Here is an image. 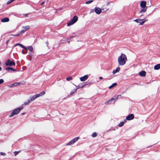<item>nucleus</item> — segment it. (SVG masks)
I'll return each mask as SVG.
<instances>
[{
	"instance_id": "f257e3e1",
	"label": "nucleus",
	"mask_w": 160,
	"mask_h": 160,
	"mask_svg": "<svg viewBox=\"0 0 160 160\" xmlns=\"http://www.w3.org/2000/svg\"><path fill=\"white\" fill-rule=\"evenodd\" d=\"M127 60L126 56L125 54L122 53L118 58V62L120 65L123 66L126 63Z\"/></svg>"
},
{
	"instance_id": "f03ea898",
	"label": "nucleus",
	"mask_w": 160,
	"mask_h": 160,
	"mask_svg": "<svg viewBox=\"0 0 160 160\" xmlns=\"http://www.w3.org/2000/svg\"><path fill=\"white\" fill-rule=\"evenodd\" d=\"M23 108V107H20L14 110L11 114L9 115L10 117H12L15 115L18 114L20 111Z\"/></svg>"
},
{
	"instance_id": "7ed1b4c3",
	"label": "nucleus",
	"mask_w": 160,
	"mask_h": 160,
	"mask_svg": "<svg viewBox=\"0 0 160 160\" xmlns=\"http://www.w3.org/2000/svg\"><path fill=\"white\" fill-rule=\"evenodd\" d=\"M45 94V92H42L38 94H36L34 96H31L30 97V100L31 102H32L37 98L44 95Z\"/></svg>"
},
{
	"instance_id": "20e7f679",
	"label": "nucleus",
	"mask_w": 160,
	"mask_h": 160,
	"mask_svg": "<svg viewBox=\"0 0 160 160\" xmlns=\"http://www.w3.org/2000/svg\"><path fill=\"white\" fill-rule=\"evenodd\" d=\"M78 20V17L75 16H74L72 19L69 22L67 23V26H69L74 23H75Z\"/></svg>"
},
{
	"instance_id": "39448f33",
	"label": "nucleus",
	"mask_w": 160,
	"mask_h": 160,
	"mask_svg": "<svg viewBox=\"0 0 160 160\" xmlns=\"http://www.w3.org/2000/svg\"><path fill=\"white\" fill-rule=\"evenodd\" d=\"M79 139V137H76L70 141L66 145H70L73 144L76 142Z\"/></svg>"
},
{
	"instance_id": "423d86ee",
	"label": "nucleus",
	"mask_w": 160,
	"mask_h": 160,
	"mask_svg": "<svg viewBox=\"0 0 160 160\" xmlns=\"http://www.w3.org/2000/svg\"><path fill=\"white\" fill-rule=\"evenodd\" d=\"M5 64L7 66H11L12 65H15V63L12 61H11L9 60H8L6 62Z\"/></svg>"
},
{
	"instance_id": "0eeeda50",
	"label": "nucleus",
	"mask_w": 160,
	"mask_h": 160,
	"mask_svg": "<svg viewBox=\"0 0 160 160\" xmlns=\"http://www.w3.org/2000/svg\"><path fill=\"white\" fill-rule=\"evenodd\" d=\"M119 96H120V95H117L115 96L112 99H111L110 100H109L108 102H106L105 103V104H106L107 103L109 102H112L113 100L114 101L113 103H114L115 101L117 99V98H118V97Z\"/></svg>"
},
{
	"instance_id": "6e6552de",
	"label": "nucleus",
	"mask_w": 160,
	"mask_h": 160,
	"mask_svg": "<svg viewBox=\"0 0 160 160\" xmlns=\"http://www.w3.org/2000/svg\"><path fill=\"white\" fill-rule=\"evenodd\" d=\"M94 11L95 13L97 14H99L101 12V9L97 7H95Z\"/></svg>"
},
{
	"instance_id": "1a4fd4ad",
	"label": "nucleus",
	"mask_w": 160,
	"mask_h": 160,
	"mask_svg": "<svg viewBox=\"0 0 160 160\" xmlns=\"http://www.w3.org/2000/svg\"><path fill=\"white\" fill-rule=\"evenodd\" d=\"M88 78V75H85L84 76L81 77L80 78V81L82 82H83L86 80Z\"/></svg>"
},
{
	"instance_id": "9d476101",
	"label": "nucleus",
	"mask_w": 160,
	"mask_h": 160,
	"mask_svg": "<svg viewBox=\"0 0 160 160\" xmlns=\"http://www.w3.org/2000/svg\"><path fill=\"white\" fill-rule=\"evenodd\" d=\"M134 116L133 114H130L126 118V119L128 120H131L134 118Z\"/></svg>"
},
{
	"instance_id": "9b49d317",
	"label": "nucleus",
	"mask_w": 160,
	"mask_h": 160,
	"mask_svg": "<svg viewBox=\"0 0 160 160\" xmlns=\"http://www.w3.org/2000/svg\"><path fill=\"white\" fill-rule=\"evenodd\" d=\"M140 6L141 8H147L146 6V2L144 1H142L141 2Z\"/></svg>"
},
{
	"instance_id": "f8f14e48",
	"label": "nucleus",
	"mask_w": 160,
	"mask_h": 160,
	"mask_svg": "<svg viewBox=\"0 0 160 160\" xmlns=\"http://www.w3.org/2000/svg\"><path fill=\"white\" fill-rule=\"evenodd\" d=\"M86 82H84L83 83H81L77 87V89H79L80 88H83L85 86L87 85Z\"/></svg>"
},
{
	"instance_id": "ddd939ff",
	"label": "nucleus",
	"mask_w": 160,
	"mask_h": 160,
	"mask_svg": "<svg viewBox=\"0 0 160 160\" xmlns=\"http://www.w3.org/2000/svg\"><path fill=\"white\" fill-rule=\"evenodd\" d=\"M146 72L144 71H142L139 73L140 76L142 77H144L145 76Z\"/></svg>"
},
{
	"instance_id": "4468645a",
	"label": "nucleus",
	"mask_w": 160,
	"mask_h": 160,
	"mask_svg": "<svg viewBox=\"0 0 160 160\" xmlns=\"http://www.w3.org/2000/svg\"><path fill=\"white\" fill-rule=\"evenodd\" d=\"M9 20V19L8 18H5L2 19L1 21L2 22H8Z\"/></svg>"
},
{
	"instance_id": "2eb2a0df",
	"label": "nucleus",
	"mask_w": 160,
	"mask_h": 160,
	"mask_svg": "<svg viewBox=\"0 0 160 160\" xmlns=\"http://www.w3.org/2000/svg\"><path fill=\"white\" fill-rule=\"evenodd\" d=\"M30 28V26H23L22 27V29L25 32L28 30Z\"/></svg>"
},
{
	"instance_id": "dca6fc26",
	"label": "nucleus",
	"mask_w": 160,
	"mask_h": 160,
	"mask_svg": "<svg viewBox=\"0 0 160 160\" xmlns=\"http://www.w3.org/2000/svg\"><path fill=\"white\" fill-rule=\"evenodd\" d=\"M120 70V68L118 67L115 70H114L112 72L113 74H115L117 72H118Z\"/></svg>"
},
{
	"instance_id": "f3484780",
	"label": "nucleus",
	"mask_w": 160,
	"mask_h": 160,
	"mask_svg": "<svg viewBox=\"0 0 160 160\" xmlns=\"http://www.w3.org/2000/svg\"><path fill=\"white\" fill-rule=\"evenodd\" d=\"M142 8L140 10V13L145 12H146L147 8Z\"/></svg>"
},
{
	"instance_id": "a211bd4d",
	"label": "nucleus",
	"mask_w": 160,
	"mask_h": 160,
	"mask_svg": "<svg viewBox=\"0 0 160 160\" xmlns=\"http://www.w3.org/2000/svg\"><path fill=\"white\" fill-rule=\"evenodd\" d=\"M17 45H19L20 46H21L22 48H24V49L27 50L28 48H27L25 47L24 46L22 45V44L20 43H17L15 45V46H17Z\"/></svg>"
},
{
	"instance_id": "6ab92c4d",
	"label": "nucleus",
	"mask_w": 160,
	"mask_h": 160,
	"mask_svg": "<svg viewBox=\"0 0 160 160\" xmlns=\"http://www.w3.org/2000/svg\"><path fill=\"white\" fill-rule=\"evenodd\" d=\"M160 68V64H159L155 66L154 69L155 70H158Z\"/></svg>"
},
{
	"instance_id": "aec40b11",
	"label": "nucleus",
	"mask_w": 160,
	"mask_h": 160,
	"mask_svg": "<svg viewBox=\"0 0 160 160\" xmlns=\"http://www.w3.org/2000/svg\"><path fill=\"white\" fill-rule=\"evenodd\" d=\"M117 85V83H113L109 87V88L110 89H111L112 88H113V87H114L116 86Z\"/></svg>"
},
{
	"instance_id": "412c9836",
	"label": "nucleus",
	"mask_w": 160,
	"mask_h": 160,
	"mask_svg": "<svg viewBox=\"0 0 160 160\" xmlns=\"http://www.w3.org/2000/svg\"><path fill=\"white\" fill-rule=\"evenodd\" d=\"M6 70H12L13 71H15V70L14 69H13V68H11V67H7L6 68Z\"/></svg>"
},
{
	"instance_id": "4be33fe9",
	"label": "nucleus",
	"mask_w": 160,
	"mask_h": 160,
	"mask_svg": "<svg viewBox=\"0 0 160 160\" xmlns=\"http://www.w3.org/2000/svg\"><path fill=\"white\" fill-rule=\"evenodd\" d=\"M126 120H124V122H121L118 125L119 127H122L124 125V122H126Z\"/></svg>"
},
{
	"instance_id": "5701e85b",
	"label": "nucleus",
	"mask_w": 160,
	"mask_h": 160,
	"mask_svg": "<svg viewBox=\"0 0 160 160\" xmlns=\"http://www.w3.org/2000/svg\"><path fill=\"white\" fill-rule=\"evenodd\" d=\"M143 20V19H138L134 20L133 21L137 22V23H140V22L142 21Z\"/></svg>"
},
{
	"instance_id": "b1692460",
	"label": "nucleus",
	"mask_w": 160,
	"mask_h": 160,
	"mask_svg": "<svg viewBox=\"0 0 160 160\" xmlns=\"http://www.w3.org/2000/svg\"><path fill=\"white\" fill-rule=\"evenodd\" d=\"M29 50L30 52H32L33 50V48L32 46H30L27 48Z\"/></svg>"
},
{
	"instance_id": "393cba45",
	"label": "nucleus",
	"mask_w": 160,
	"mask_h": 160,
	"mask_svg": "<svg viewBox=\"0 0 160 160\" xmlns=\"http://www.w3.org/2000/svg\"><path fill=\"white\" fill-rule=\"evenodd\" d=\"M31 102V101L30 99H28L27 100V101L24 102V104L25 105H26L29 103Z\"/></svg>"
},
{
	"instance_id": "a878e982",
	"label": "nucleus",
	"mask_w": 160,
	"mask_h": 160,
	"mask_svg": "<svg viewBox=\"0 0 160 160\" xmlns=\"http://www.w3.org/2000/svg\"><path fill=\"white\" fill-rule=\"evenodd\" d=\"M20 84V83H14L12 84V86H18Z\"/></svg>"
},
{
	"instance_id": "bb28decb",
	"label": "nucleus",
	"mask_w": 160,
	"mask_h": 160,
	"mask_svg": "<svg viewBox=\"0 0 160 160\" xmlns=\"http://www.w3.org/2000/svg\"><path fill=\"white\" fill-rule=\"evenodd\" d=\"M97 135V134L96 132H94L92 134V137H96Z\"/></svg>"
},
{
	"instance_id": "cd10ccee",
	"label": "nucleus",
	"mask_w": 160,
	"mask_h": 160,
	"mask_svg": "<svg viewBox=\"0 0 160 160\" xmlns=\"http://www.w3.org/2000/svg\"><path fill=\"white\" fill-rule=\"evenodd\" d=\"M148 21V20H145V21H142V22L141 21L140 23V25H143L146 21Z\"/></svg>"
},
{
	"instance_id": "c85d7f7f",
	"label": "nucleus",
	"mask_w": 160,
	"mask_h": 160,
	"mask_svg": "<svg viewBox=\"0 0 160 160\" xmlns=\"http://www.w3.org/2000/svg\"><path fill=\"white\" fill-rule=\"evenodd\" d=\"M72 79V78L71 77H68L66 78V80L68 81H69L71 80Z\"/></svg>"
},
{
	"instance_id": "c756f323",
	"label": "nucleus",
	"mask_w": 160,
	"mask_h": 160,
	"mask_svg": "<svg viewBox=\"0 0 160 160\" xmlns=\"http://www.w3.org/2000/svg\"><path fill=\"white\" fill-rule=\"evenodd\" d=\"M93 1V0L88 1H87L86 2V3L87 4H90V3H91V2H92Z\"/></svg>"
},
{
	"instance_id": "7c9ffc66",
	"label": "nucleus",
	"mask_w": 160,
	"mask_h": 160,
	"mask_svg": "<svg viewBox=\"0 0 160 160\" xmlns=\"http://www.w3.org/2000/svg\"><path fill=\"white\" fill-rule=\"evenodd\" d=\"M78 89H77H77H74V90H73L72 91L71 93V95H72V94L73 93H74V92H75Z\"/></svg>"
},
{
	"instance_id": "2f4dec72",
	"label": "nucleus",
	"mask_w": 160,
	"mask_h": 160,
	"mask_svg": "<svg viewBox=\"0 0 160 160\" xmlns=\"http://www.w3.org/2000/svg\"><path fill=\"white\" fill-rule=\"evenodd\" d=\"M25 32V31L23 30L22 29L21 30V31L19 33V34H23V33H24V32Z\"/></svg>"
},
{
	"instance_id": "473e14b6",
	"label": "nucleus",
	"mask_w": 160,
	"mask_h": 160,
	"mask_svg": "<svg viewBox=\"0 0 160 160\" xmlns=\"http://www.w3.org/2000/svg\"><path fill=\"white\" fill-rule=\"evenodd\" d=\"M22 53H23V54H25L27 53V50L26 49V50L25 51L22 50Z\"/></svg>"
},
{
	"instance_id": "72a5a7b5",
	"label": "nucleus",
	"mask_w": 160,
	"mask_h": 160,
	"mask_svg": "<svg viewBox=\"0 0 160 160\" xmlns=\"http://www.w3.org/2000/svg\"><path fill=\"white\" fill-rule=\"evenodd\" d=\"M19 152V151H18V152H14V154L15 156H16V155H17L18 153Z\"/></svg>"
},
{
	"instance_id": "f704fd0d",
	"label": "nucleus",
	"mask_w": 160,
	"mask_h": 160,
	"mask_svg": "<svg viewBox=\"0 0 160 160\" xmlns=\"http://www.w3.org/2000/svg\"><path fill=\"white\" fill-rule=\"evenodd\" d=\"M94 11V10L93 9H91L90 10V12H89L90 14L91 13H92Z\"/></svg>"
},
{
	"instance_id": "c9c22d12",
	"label": "nucleus",
	"mask_w": 160,
	"mask_h": 160,
	"mask_svg": "<svg viewBox=\"0 0 160 160\" xmlns=\"http://www.w3.org/2000/svg\"><path fill=\"white\" fill-rule=\"evenodd\" d=\"M6 154L4 153H3V152H1V155H5Z\"/></svg>"
},
{
	"instance_id": "e433bc0d",
	"label": "nucleus",
	"mask_w": 160,
	"mask_h": 160,
	"mask_svg": "<svg viewBox=\"0 0 160 160\" xmlns=\"http://www.w3.org/2000/svg\"><path fill=\"white\" fill-rule=\"evenodd\" d=\"M4 82L3 80L2 79H1V84L3 83Z\"/></svg>"
},
{
	"instance_id": "4c0bfd02",
	"label": "nucleus",
	"mask_w": 160,
	"mask_h": 160,
	"mask_svg": "<svg viewBox=\"0 0 160 160\" xmlns=\"http://www.w3.org/2000/svg\"><path fill=\"white\" fill-rule=\"evenodd\" d=\"M20 35V34L19 33H18L17 34H15V35H14L13 36H19V35Z\"/></svg>"
},
{
	"instance_id": "58836bf2",
	"label": "nucleus",
	"mask_w": 160,
	"mask_h": 160,
	"mask_svg": "<svg viewBox=\"0 0 160 160\" xmlns=\"http://www.w3.org/2000/svg\"><path fill=\"white\" fill-rule=\"evenodd\" d=\"M45 3V2L44 1L41 4V5H42Z\"/></svg>"
},
{
	"instance_id": "ea45409f",
	"label": "nucleus",
	"mask_w": 160,
	"mask_h": 160,
	"mask_svg": "<svg viewBox=\"0 0 160 160\" xmlns=\"http://www.w3.org/2000/svg\"><path fill=\"white\" fill-rule=\"evenodd\" d=\"M10 87H14V86H12V84L10 86H9Z\"/></svg>"
},
{
	"instance_id": "a19ab883",
	"label": "nucleus",
	"mask_w": 160,
	"mask_h": 160,
	"mask_svg": "<svg viewBox=\"0 0 160 160\" xmlns=\"http://www.w3.org/2000/svg\"><path fill=\"white\" fill-rule=\"evenodd\" d=\"M99 78L100 79H103V78L102 77H99Z\"/></svg>"
},
{
	"instance_id": "79ce46f5",
	"label": "nucleus",
	"mask_w": 160,
	"mask_h": 160,
	"mask_svg": "<svg viewBox=\"0 0 160 160\" xmlns=\"http://www.w3.org/2000/svg\"><path fill=\"white\" fill-rule=\"evenodd\" d=\"M109 3H110V2H108V3H107V5H109Z\"/></svg>"
},
{
	"instance_id": "37998d69",
	"label": "nucleus",
	"mask_w": 160,
	"mask_h": 160,
	"mask_svg": "<svg viewBox=\"0 0 160 160\" xmlns=\"http://www.w3.org/2000/svg\"><path fill=\"white\" fill-rule=\"evenodd\" d=\"M46 44H47V47H48V42H46Z\"/></svg>"
},
{
	"instance_id": "c03bdc74",
	"label": "nucleus",
	"mask_w": 160,
	"mask_h": 160,
	"mask_svg": "<svg viewBox=\"0 0 160 160\" xmlns=\"http://www.w3.org/2000/svg\"><path fill=\"white\" fill-rule=\"evenodd\" d=\"M71 38H72V37H70L69 38H68V39H70Z\"/></svg>"
},
{
	"instance_id": "a18cd8bd",
	"label": "nucleus",
	"mask_w": 160,
	"mask_h": 160,
	"mask_svg": "<svg viewBox=\"0 0 160 160\" xmlns=\"http://www.w3.org/2000/svg\"><path fill=\"white\" fill-rule=\"evenodd\" d=\"M108 10V9H107V10H106V11H107Z\"/></svg>"
},
{
	"instance_id": "49530a36",
	"label": "nucleus",
	"mask_w": 160,
	"mask_h": 160,
	"mask_svg": "<svg viewBox=\"0 0 160 160\" xmlns=\"http://www.w3.org/2000/svg\"><path fill=\"white\" fill-rule=\"evenodd\" d=\"M23 114H24L23 113H22V115H23Z\"/></svg>"
}]
</instances>
